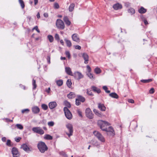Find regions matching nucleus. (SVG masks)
<instances>
[{"label": "nucleus", "mask_w": 157, "mask_h": 157, "mask_svg": "<svg viewBox=\"0 0 157 157\" xmlns=\"http://www.w3.org/2000/svg\"><path fill=\"white\" fill-rule=\"evenodd\" d=\"M87 75L91 79H93L94 78V77L93 74H92L90 72H88L87 74Z\"/></svg>", "instance_id": "nucleus-39"}, {"label": "nucleus", "mask_w": 157, "mask_h": 157, "mask_svg": "<svg viewBox=\"0 0 157 157\" xmlns=\"http://www.w3.org/2000/svg\"><path fill=\"white\" fill-rule=\"evenodd\" d=\"M19 2L21 6L22 9H24L25 7V5L23 1L22 0H19Z\"/></svg>", "instance_id": "nucleus-36"}, {"label": "nucleus", "mask_w": 157, "mask_h": 157, "mask_svg": "<svg viewBox=\"0 0 157 157\" xmlns=\"http://www.w3.org/2000/svg\"><path fill=\"white\" fill-rule=\"evenodd\" d=\"M75 48L76 49L80 50L81 48V47L80 46L77 45L75 46Z\"/></svg>", "instance_id": "nucleus-59"}, {"label": "nucleus", "mask_w": 157, "mask_h": 157, "mask_svg": "<svg viewBox=\"0 0 157 157\" xmlns=\"http://www.w3.org/2000/svg\"><path fill=\"white\" fill-rule=\"evenodd\" d=\"M73 76H74L75 78L77 80H79L83 77V75L79 71L75 72Z\"/></svg>", "instance_id": "nucleus-10"}, {"label": "nucleus", "mask_w": 157, "mask_h": 157, "mask_svg": "<svg viewBox=\"0 0 157 157\" xmlns=\"http://www.w3.org/2000/svg\"><path fill=\"white\" fill-rule=\"evenodd\" d=\"M87 94L89 95L92 96L93 95L91 91L89 89H87Z\"/></svg>", "instance_id": "nucleus-46"}, {"label": "nucleus", "mask_w": 157, "mask_h": 157, "mask_svg": "<svg viewBox=\"0 0 157 157\" xmlns=\"http://www.w3.org/2000/svg\"><path fill=\"white\" fill-rule=\"evenodd\" d=\"M44 138L47 140H52V137L49 134H46L44 136Z\"/></svg>", "instance_id": "nucleus-29"}, {"label": "nucleus", "mask_w": 157, "mask_h": 157, "mask_svg": "<svg viewBox=\"0 0 157 157\" xmlns=\"http://www.w3.org/2000/svg\"><path fill=\"white\" fill-rule=\"evenodd\" d=\"M72 38L74 41L78 42L80 41V39L78 35L76 33L73 34L72 36Z\"/></svg>", "instance_id": "nucleus-14"}, {"label": "nucleus", "mask_w": 157, "mask_h": 157, "mask_svg": "<svg viewBox=\"0 0 157 157\" xmlns=\"http://www.w3.org/2000/svg\"><path fill=\"white\" fill-rule=\"evenodd\" d=\"M86 68L88 72H90L91 69L90 67L88 65L86 66Z\"/></svg>", "instance_id": "nucleus-53"}, {"label": "nucleus", "mask_w": 157, "mask_h": 157, "mask_svg": "<svg viewBox=\"0 0 157 157\" xmlns=\"http://www.w3.org/2000/svg\"><path fill=\"white\" fill-rule=\"evenodd\" d=\"M98 107L99 109L102 111H105L106 109V107L104 105L101 103H98Z\"/></svg>", "instance_id": "nucleus-18"}, {"label": "nucleus", "mask_w": 157, "mask_h": 157, "mask_svg": "<svg viewBox=\"0 0 157 157\" xmlns=\"http://www.w3.org/2000/svg\"><path fill=\"white\" fill-rule=\"evenodd\" d=\"M21 148L23 149L25 151L28 152L30 151V149L25 144H24L21 145Z\"/></svg>", "instance_id": "nucleus-19"}, {"label": "nucleus", "mask_w": 157, "mask_h": 157, "mask_svg": "<svg viewBox=\"0 0 157 157\" xmlns=\"http://www.w3.org/2000/svg\"><path fill=\"white\" fill-rule=\"evenodd\" d=\"M16 125L17 128L20 129L22 130L23 128V126L21 124H17Z\"/></svg>", "instance_id": "nucleus-41"}, {"label": "nucleus", "mask_w": 157, "mask_h": 157, "mask_svg": "<svg viewBox=\"0 0 157 157\" xmlns=\"http://www.w3.org/2000/svg\"><path fill=\"white\" fill-rule=\"evenodd\" d=\"M48 63L50 64V55L49 54L47 57Z\"/></svg>", "instance_id": "nucleus-50"}, {"label": "nucleus", "mask_w": 157, "mask_h": 157, "mask_svg": "<svg viewBox=\"0 0 157 157\" xmlns=\"http://www.w3.org/2000/svg\"><path fill=\"white\" fill-rule=\"evenodd\" d=\"M152 81V79H142L140 80L141 82L143 83H148Z\"/></svg>", "instance_id": "nucleus-33"}, {"label": "nucleus", "mask_w": 157, "mask_h": 157, "mask_svg": "<svg viewBox=\"0 0 157 157\" xmlns=\"http://www.w3.org/2000/svg\"><path fill=\"white\" fill-rule=\"evenodd\" d=\"M93 111L94 113L98 116L99 117H101L102 116L101 114L99 113V112L96 109H94Z\"/></svg>", "instance_id": "nucleus-35"}, {"label": "nucleus", "mask_w": 157, "mask_h": 157, "mask_svg": "<svg viewBox=\"0 0 157 157\" xmlns=\"http://www.w3.org/2000/svg\"><path fill=\"white\" fill-rule=\"evenodd\" d=\"M29 111V110L28 109H24L21 110V113H28Z\"/></svg>", "instance_id": "nucleus-40"}, {"label": "nucleus", "mask_w": 157, "mask_h": 157, "mask_svg": "<svg viewBox=\"0 0 157 157\" xmlns=\"http://www.w3.org/2000/svg\"><path fill=\"white\" fill-rule=\"evenodd\" d=\"M109 96L112 98L116 99H118L119 98L118 95L115 92H113L110 94Z\"/></svg>", "instance_id": "nucleus-22"}, {"label": "nucleus", "mask_w": 157, "mask_h": 157, "mask_svg": "<svg viewBox=\"0 0 157 157\" xmlns=\"http://www.w3.org/2000/svg\"><path fill=\"white\" fill-rule=\"evenodd\" d=\"M146 10L143 7H141L138 10L139 13H144L146 12Z\"/></svg>", "instance_id": "nucleus-26"}, {"label": "nucleus", "mask_w": 157, "mask_h": 157, "mask_svg": "<svg viewBox=\"0 0 157 157\" xmlns=\"http://www.w3.org/2000/svg\"><path fill=\"white\" fill-rule=\"evenodd\" d=\"M103 89L105 92L107 90L108 88L106 86H103Z\"/></svg>", "instance_id": "nucleus-64"}, {"label": "nucleus", "mask_w": 157, "mask_h": 157, "mask_svg": "<svg viewBox=\"0 0 157 157\" xmlns=\"http://www.w3.org/2000/svg\"><path fill=\"white\" fill-rule=\"evenodd\" d=\"M19 86L21 88L23 89L24 90H25L26 89V87L25 86L23 85L22 84H21L19 85Z\"/></svg>", "instance_id": "nucleus-60"}, {"label": "nucleus", "mask_w": 157, "mask_h": 157, "mask_svg": "<svg viewBox=\"0 0 157 157\" xmlns=\"http://www.w3.org/2000/svg\"><path fill=\"white\" fill-rule=\"evenodd\" d=\"M124 6L128 8L131 6V4L128 2H124Z\"/></svg>", "instance_id": "nucleus-44"}, {"label": "nucleus", "mask_w": 157, "mask_h": 157, "mask_svg": "<svg viewBox=\"0 0 157 157\" xmlns=\"http://www.w3.org/2000/svg\"><path fill=\"white\" fill-rule=\"evenodd\" d=\"M89 143L91 144L93 146H96L98 148H99L100 147V144L96 140H92Z\"/></svg>", "instance_id": "nucleus-12"}, {"label": "nucleus", "mask_w": 157, "mask_h": 157, "mask_svg": "<svg viewBox=\"0 0 157 157\" xmlns=\"http://www.w3.org/2000/svg\"><path fill=\"white\" fill-rule=\"evenodd\" d=\"M5 119V120H6V121L7 122H12L13 121V120H10V119H9L8 118H5V119Z\"/></svg>", "instance_id": "nucleus-62"}, {"label": "nucleus", "mask_w": 157, "mask_h": 157, "mask_svg": "<svg viewBox=\"0 0 157 157\" xmlns=\"http://www.w3.org/2000/svg\"><path fill=\"white\" fill-rule=\"evenodd\" d=\"M65 104L68 107L70 108L71 107V104L68 102L67 101H66L64 102Z\"/></svg>", "instance_id": "nucleus-51"}, {"label": "nucleus", "mask_w": 157, "mask_h": 157, "mask_svg": "<svg viewBox=\"0 0 157 157\" xmlns=\"http://www.w3.org/2000/svg\"><path fill=\"white\" fill-rule=\"evenodd\" d=\"M91 88L94 91L98 93H99L101 92V90L99 89H98L95 86H92Z\"/></svg>", "instance_id": "nucleus-23"}, {"label": "nucleus", "mask_w": 157, "mask_h": 157, "mask_svg": "<svg viewBox=\"0 0 157 157\" xmlns=\"http://www.w3.org/2000/svg\"><path fill=\"white\" fill-rule=\"evenodd\" d=\"M32 109L33 112L35 114L38 113L40 111V109L37 106H35L32 107Z\"/></svg>", "instance_id": "nucleus-17"}, {"label": "nucleus", "mask_w": 157, "mask_h": 157, "mask_svg": "<svg viewBox=\"0 0 157 157\" xmlns=\"http://www.w3.org/2000/svg\"><path fill=\"white\" fill-rule=\"evenodd\" d=\"M94 135L102 143L105 142V139L102 134L98 131H94L93 132Z\"/></svg>", "instance_id": "nucleus-3"}, {"label": "nucleus", "mask_w": 157, "mask_h": 157, "mask_svg": "<svg viewBox=\"0 0 157 157\" xmlns=\"http://www.w3.org/2000/svg\"><path fill=\"white\" fill-rule=\"evenodd\" d=\"M59 154L63 156L64 157H68L67 155L66 154L65 152L64 151H62L59 152Z\"/></svg>", "instance_id": "nucleus-43"}, {"label": "nucleus", "mask_w": 157, "mask_h": 157, "mask_svg": "<svg viewBox=\"0 0 157 157\" xmlns=\"http://www.w3.org/2000/svg\"><path fill=\"white\" fill-rule=\"evenodd\" d=\"M128 13H130L131 14H133L135 13V11L134 9L132 8H130L128 10Z\"/></svg>", "instance_id": "nucleus-28"}, {"label": "nucleus", "mask_w": 157, "mask_h": 157, "mask_svg": "<svg viewBox=\"0 0 157 157\" xmlns=\"http://www.w3.org/2000/svg\"><path fill=\"white\" fill-rule=\"evenodd\" d=\"M66 84L67 86L68 87L70 88L72 85V82H71V80L70 79H68L67 81Z\"/></svg>", "instance_id": "nucleus-34"}, {"label": "nucleus", "mask_w": 157, "mask_h": 157, "mask_svg": "<svg viewBox=\"0 0 157 157\" xmlns=\"http://www.w3.org/2000/svg\"><path fill=\"white\" fill-rule=\"evenodd\" d=\"M154 92V89L153 88H151L149 91V92L151 94H153Z\"/></svg>", "instance_id": "nucleus-56"}, {"label": "nucleus", "mask_w": 157, "mask_h": 157, "mask_svg": "<svg viewBox=\"0 0 157 157\" xmlns=\"http://www.w3.org/2000/svg\"><path fill=\"white\" fill-rule=\"evenodd\" d=\"M54 8L55 9H57L59 8V4L57 3H55L54 4Z\"/></svg>", "instance_id": "nucleus-49"}, {"label": "nucleus", "mask_w": 157, "mask_h": 157, "mask_svg": "<svg viewBox=\"0 0 157 157\" xmlns=\"http://www.w3.org/2000/svg\"><path fill=\"white\" fill-rule=\"evenodd\" d=\"M6 144L9 147H10L11 146V141L10 140H8L6 143Z\"/></svg>", "instance_id": "nucleus-48"}, {"label": "nucleus", "mask_w": 157, "mask_h": 157, "mask_svg": "<svg viewBox=\"0 0 157 157\" xmlns=\"http://www.w3.org/2000/svg\"><path fill=\"white\" fill-rule=\"evenodd\" d=\"M37 147L41 153H44L48 149V147L42 141L39 142L37 145Z\"/></svg>", "instance_id": "nucleus-1"}, {"label": "nucleus", "mask_w": 157, "mask_h": 157, "mask_svg": "<svg viewBox=\"0 0 157 157\" xmlns=\"http://www.w3.org/2000/svg\"><path fill=\"white\" fill-rule=\"evenodd\" d=\"M33 29H35L36 30V31H37V32L38 33H39L40 32V31L38 29V27L37 26H35Z\"/></svg>", "instance_id": "nucleus-58"}, {"label": "nucleus", "mask_w": 157, "mask_h": 157, "mask_svg": "<svg viewBox=\"0 0 157 157\" xmlns=\"http://www.w3.org/2000/svg\"><path fill=\"white\" fill-rule=\"evenodd\" d=\"M75 104L77 105H79L80 104V101L78 100L77 98L75 100Z\"/></svg>", "instance_id": "nucleus-52"}, {"label": "nucleus", "mask_w": 157, "mask_h": 157, "mask_svg": "<svg viewBox=\"0 0 157 157\" xmlns=\"http://www.w3.org/2000/svg\"><path fill=\"white\" fill-rule=\"evenodd\" d=\"M32 130L34 133H36L40 135H43L44 133L43 130L40 127H34L32 128Z\"/></svg>", "instance_id": "nucleus-5"}, {"label": "nucleus", "mask_w": 157, "mask_h": 157, "mask_svg": "<svg viewBox=\"0 0 157 157\" xmlns=\"http://www.w3.org/2000/svg\"><path fill=\"white\" fill-rule=\"evenodd\" d=\"M65 70L66 73L68 75L73 76L72 72L71 71V68L69 67H65Z\"/></svg>", "instance_id": "nucleus-20"}, {"label": "nucleus", "mask_w": 157, "mask_h": 157, "mask_svg": "<svg viewBox=\"0 0 157 157\" xmlns=\"http://www.w3.org/2000/svg\"><path fill=\"white\" fill-rule=\"evenodd\" d=\"M104 131H106L107 132V134H109V133L111 135H114L115 134L114 133V131L113 128L109 126L108 128H106Z\"/></svg>", "instance_id": "nucleus-11"}, {"label": "nucleus", "mask_w": 157, "mask_h": 157, "mask_svg": "<svg viewBox=\"0 0 157 157\" xmlns=\"http://www.w3.org/2000/svg\"><path fill=\"white\" fill-rule=\"evenodd\" d=\"M12 153L13 157H19L20 155V153L16 147H13L12 150Z\"/></svg>", "instance_id": "nucleus-9"}, {"label": "nucleus", "mask_w": 157, "mask_h": 157, "mask_svg": "<svg viewBox=\"0 0 157 157\" xmlns=\"http://www.w3.org/2000/svg\"><path fill=\"white\" fill-rule=\"evenodd\" d=\"M95 72L97 74L100 73L101 72V70L98 67H96L94 70Z\"/></svg>", "instance_id": "nucleus-37"}, {"label": "nucleus", "mask_w": 157, "mask_h": 157, "mask_svg": "<svg viewBox=\"0 0 157 157\" xmlns=\"http://www.w3.org/2000/svg\"><path fill=\"white\" fill-rule=\"evenodd\" d=\"M128 101L129 102L131 103H133L134 102V100L133 99H128Z\"/></svg>", "instance_id": "nucleus-57"}, {"label": "nucleus", "mask_w": 157, "mask_h": 157, "mask_svg": "<svg viewBox=\"0 0 157 157\" xmlns=\"http://www.w3.org/2000/svg\"><path fill=\"white\" fill-rule=\"evenodd\" d=\"M143 21L145 25H147L148 24V22L146 20L144 19L143 20Z\"/></svg>", "instance_id": "nucleus-63"}, {"label": "nucleus", "mask_w": 157, "mask_h": 157, "mask_svg": "<svg viewBox=\"0 0 157 157\" xmlns=\"http://www.w3.org/2000/svg\"><path fill=\"white\" fill-rule=\"evenodd\" d=\"M77 112L79 116L81 117H82V113L81 111L79 109H78L77 110Z\"/></svg>", "instance_id": "nucleus-47"}, {"label": "nucleus", "mask_w": 157, "mask_h": 157, "mask_svg": "<svg viewBox=\"0 0 157 157\" xmlns=\"http://www.w3.org/2000/svg\"><path fill=\"white\" fill-rule=\"evenodd\" d=\"M47 38L50 43H52L53 42L54 40V38L51 35H48L47 36Z\"/></svg>", "instance_id": "nucleus-32"}, {"label": "nucleus", "mask_w": 157, "mask_h": 157, "mask_svg": "<svg viewBox=\"0 0 157 157\" xmlns=\"http://www.w3.org/2000/svg\"><path fill=\"white\" fill-rule=\"evenodd\" d=\"M56 82L57 85L59 86H61L63 84V81L62 80H57Z\"/></svg>", "instance_id": "nucleus-30"}, {"label": "nucleus", "mask_w": 157, "mask_h": 157, "mask_svg": "<svg viewBox=\"0 0 157 157\" xmlns=\"http://www.w3.org/2000/svg\"><path fill=\"white\" fill-rule=\"evenodd\" d=\"M63 111L67 119L71 120L72 118V115L67 107H64L63 108Z\"/></svg>", "instance_id": "nucleus-4"}, {"label": "nucleus", "mask_w": 157, "mask_h": 157, "mask_svg": "<svg viewBox=\"0 0 157 157\" xmlns=\"http://www.w3.org/2000/svg\"><path fill=\"white\" fill-rule=\"evenodd\" d=\"M67 47H70L71 46L72 44L71 41L65 38L64 39Z\"/></svg>", "instance_id": "nucleus-25"}, {"label": "nucleus", "mask_w": 157, "mask_h": 157, "mask_svg": "<svg viewBox=\"0 0 157 157\" xmlns=\"http://www.w3.org/2000/svg\"><path fill=\"white\" fill-rule=\"evenodd\" d=\"M98 124L100 128L103 131L105 130V129L107 128V126L109 125V124L108 122L102 120L98 121Z\"/></svg>", "instance_id": "nucleus-2"}, {"label": "nucleus", "mask_w": 157, "mask_h": 157, "mask_svg": "<svg viewBox=\"0 0 157 157\" xmlns=\"http://www.w3.org/2000/svg\"><path fill=\"white\" fill-rule=\"evenodd\" d=\"M75 6V5L74 3H71L70 4L69 7V11L70 12L72 11L74 9Z\"/></svg>", "instance_id": "nucleus-31"}, {"label": "nucleus", "mask_w": 157, "mask_h": 157, "mask_svg": "<svg viewBox=\"0 0 157 157\" xmlns=\"http://www.w3.org/2000/svg\"><path fill=\"white\" fill-rule=\"evenodd\" d=\"M75 96V93L72 92H70L67 95V97L70 99H72L74 98Z\"/></svg>", "instance_id": "nucleus-27"}, {"label": "nucleus", "mask_w": 157, "mask_h": 157, "mask_svg": "<svg viewBox=\"0 0 157 157\" xmlns=\"http://www.w3.org/2000/svg\"><path fill=\"white\" fill-rule=\"evenodd\" d=\"M21 139V138H20V137H17V138L15 139V141L16 142H18L20 141V140Z\"/></svg>", "instance_id": "nucleus-61"}, {"label": "nucleus", "mask_w": 157, "mask_h": 157, "mask_svg": "<svg viewBox=\"0 0 157 157\" xmlns=\"http://www.w3.org/2000/svg\"><path fill=\"white\" fill-rule=\"evenodd\" d=\"M86 116L89 119H92L94 117L93 114L91 109L89 108H87L85 110Z\"/></svg>", "instance_id": "nucleus-6"}, {"label": "nucleus", "mask_w": 157, "mask_h": 157, "mask_svg": "<svg viewBox=\"0 0 157 157\" xmlns=\"http://www.w3.org/2000/svg\"><path fill=\"white\" fill-rule=\"evenodd\" d=\"M122 7V6L121 4L119 3H116L114 4L113 6V8L116 10L121 9Z\"/></svg>", "instance_id": "nucleus-16"}, {"label": "nucleus", "mask_w": 157, "mask_h": 157, "mask_svg": "<svg viewBox=\"0 0 157 157\" xmlns=\"http://www.w3.org/2000/svg\"><path fill=\"white\" fill-rule=\"evenodd\" d=\"M63 21L65 22L66 24L69 26L71 24V22L69 20L68 17L67 16H65L63 17Z\"/></svg>", "instance_id": "nucleus-21"}, {"label": "nucleus", "mask_w": 157, "mask_h": 157, "mask_svg": "<svg viewBox=\"0 0 157 157\" xmlns=\"http://www.w3.org/2000/svg\"><path fill=\"white\" fill-rule=\"evenodd\" d=\"M56 25L57 28L59 29H63L64 28L65 26L64 23L60 19H58L57 20L56 22Z\"/></svg>", "instance_id": "nucleus-7"}, {"label": "nucleus", "mask_w": 157, "mask_h": 157, "mask_svg": "<svg viewBox=\"0 0 157 157\" xmlns=\"http://www.w3.org/2000/svg\"><path fill=\"white\" fill-rule=\"evenodd\" d=\"M65 54L68 57V58H70V54L69 51H66L65 52Z\"/></svg>", "instance_id": "nucleus-54"}, {"label": "nucleus", "mask_w": 157, "mask_h": 157, "mask_svg": "<svg viewBox=\"0 0 157 157\" xmlns=\"http://www.w3.org/2000/svg\"><path fill=\"white\" fill-rule=\"evenodd\" d=\"M77 97L78 98L77 99L80 101H81L82 102H84L85 101V98L81 95H78Z\"/></svg>", "instance_id": "nucleus-24"}, {"label": "nucleus", "mask_w": 157, "mask_h": 157, "mask_svg": "<svg viewBox=\"0 0 157 157\" xmlns=\"http://www.w3.org/2000/svg\"><path fill=\"white\" fill-rule=\"evenodd\" d=\"M82 57L84 60V63L87 64L89 61V56L86 53H83L82 54Z\"/></svg>", "instance_id": "nucleus-15"}, {"label": "nucleus", "mask_w": 157, "mask_h": 157, "mask_svg": "<svg viewBox=\"0 0 157 157\" xmlns=\"http://www.w3.org/2000/svg\"><path fill=\"white\" fill-rule=\"evenodd\" d=\"M57 105V104L56 101H52L49 103L48 104L49 107L51 109L56 108Z\"/></svg>", "instance_id": "nucleus-13"}, {"label": "nucleus", "mask_w": 157, "mask_h": 157, "mask_svg": "<svg viewBox=\"0 0 157 157\" xmlns=\"http://www.w3.org/2000/svg\"><path fill=\"white\" fill-rule=\"evenodd\" d=\"M55 38L56 40H59V35L58 34H55Z\"/></svg>", "instance_id": "nucleus-55"}, {"label": "nucleus", "mask_w": 157, "mask_h": 157, "mask_svg": "<svg viewBox=\"0 0 157 157\" xmlns=\"http://www.w3.org/2000/svg\"><path fill=\"white\" fill-rule=\"evenodd\" d=\"M67 128L68 130L69 133L67 132L66 134L69 137L72 135L73 133V127L71 124H68L66 125Z\"/></svg>", "instance_id": "nucleus-8"}, {"label": "nucleus", "mask_w": 157, "mask_h": 157, "mask_svg": "<svg viewBox=\"0 0 157 157\" xmlns=\"http://www.w3.org/2000/svg\"><path fill=\"white\" fill-rule=\"evenodd\" d=\"M32 85L33 86V90H34L36 87V80L33 79L32 82Z\"/></svg>", "instance_id": "nucleus-38"}, {"label": "nucleus", "mask_w": 157, "mask_h": 157, "mask_svg": "<svg viewBox=\"0 0 157 157\" xmlns=\"http://www.w3.org/2000/svg\"><path fill=\"white\" fill-rule=\"evenodd\" d=\"M42 108L44 110H46L48 108V106L45 104H42L41 105Z\"/></svg>", "instance_id": "nucleus-42"}, {"label": "nucleus", "mask_w": 157, "mask_h": 157, "mask_svg": "<svg viewBox=\"0 0 157 157\" xmlns=\"http://www.w3.org/2000/svg\"><path fill=\"white\" fill-rule=\"evenodd\" d=\"M48 124L49 126L52 127L54 126V123L53 121H50L48 122Z\"/></svg>", "instance_id": "nucleus-45"}]
</instances>
